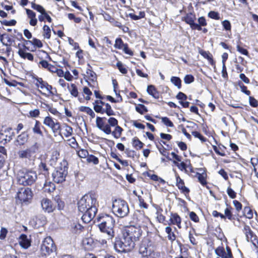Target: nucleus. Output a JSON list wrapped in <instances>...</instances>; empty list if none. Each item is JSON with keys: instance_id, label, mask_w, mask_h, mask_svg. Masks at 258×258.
<instances>
[{"instance_id": "obj_36", "label": "nucleus", "mask_w": 258, "mask_h": 258, "mask_svg": "<svg viewBox=\"0 0 258 258\" xmlns=\"http://www.w3.org/2000/svg\"><path fill=\"white\" fill-rule=\"evenodd\" d=\"M43 36L47 39H49L51 36V30L49 27L46 25H44L43 27Z\"/></svg>"}, {"instance_id": "obj_49", "label": "nucleus", "mask_w": 258, "mask_h": 258, "mask_svg": "<svg viewBox=\"0 0 258 258\" xmlns=\"http://www.w3.org/2000/svg\"><path fill=\"white\" fill-rule=\"evenodd\" d=\"M78 155L81 158H87L89 153L87 150L81 149L77 152Z\"/></svg>"}, {"instance_id": "obj_20", "label": "nucleus", "mask_w": 258, "mask_h": 258, "mask_svg": "<svg viewBox=\"0 0 258 258\" xmlns=\"http://www.w3.org/2000/svg\"><path fill=\"white\" fill-rule=\"evenodd\" d=\"M170 221L173 225H176L179 228H181V219L177 213H171Z\"/></svg>"}, {"instance_id": "obj_39", "label": "nucleus", "mask_w": 258, "mask_h": 258, "mask_svg": "<svg viewBox=\"0 0 258 258\" xmlns=\"http://www.w3.org/2000/svg\"><path fill=\"white\" fill-rule=\"evenodd\" d=\"M162 211L161 209H159L156 212V219L159 223H163L165 220V217L162 214Z\"/></svg>"}, {"instance_id": "obj_59", "label": "nucleus", "mask_w": 258, "mask_h": 258, "mask_svg": "<svg viewBox=\"0 0 258 258\" xmlns=\"http://www.w3.org/2000/svg\"><path fill=\"white\" fill-rule=\"evenodd\" d=\"M227 193L231 199H234L236 197V193L230 187H228Z\"/></svg>"}, {"instance_id": "obj_46", "label": "nucleus", "mask_w": 258, "mask_h": 258, "mask_svg": "<svg viewBox=\"0 0 258 258\" xmlns=\"http://www.w3.org/2000/svg\"><path fill=\"white\" fill-rule=\"evenodd\" d=\"M87 161L89 163L92 162L95 165L98 164L99 163V160L98 158L92 155H88L87 158Z\"/></svg>"}, {"instance_id": "obj_64", "label": "nucleus", "mask_w": 258, "mask_h": 258, "mask_svg": "<svg viewBox=\"0 0 258 258\" xmlns=\"http://www.w3.org/2000/svg\"><path fill=\"white\" fill-rule=\"evenodd\" d=\"M83 92L84 94L87 95L86 97V100H89L90 99V96L92 95V92L87 87H85L83 88Z\"/></svg>"}, {"instance_id": "obj_7", "label": "nucleus", "mask_w": 258, "mask_h": 258, "mask_svg": "<svg viewBox=\"0 0 258 258\" xmlns=\"http://www.w3.org/2000/svg\"><path fill=\"white\" fill-rule=\"evenodd\" d=\"M55 250L56 247L52 239L50 237H46L41 245V254L45 256L48 255Z\"/></svg>"}, {"instance_id": "obj_45", "label": "nucleus", "mask_w": 258, "mask_h": 258, "mask_svg": "<svg viewBox=\"0 0 258 258\" xmlns=\"http://www.w3.org/2000/svg\"><path fill=\"white\" fill-rule=\"evenodd\" d=\"M87 76L88 77V78L92 81H95L96 79H97V77H96V75L95 74V73L91 70H88L87 71Z\"/></svg>"}, {"instance_id": "obj_52", "label": "nucleus", "mask_w": 258, "mask_h": 258, "mask_svg": "<svg viewBox=\"0 0 258 258\" xmlns=\"http://www.w3.org/2000/svg\"><path fill=\"white\" fill-rule=\"evenodd\" d=\"M192 135L195 138H199L202 142H205L206 141V138L203 136L199 132L197 131L192 132Z\"/></svg>"}, {"instance_id": "obj_37", "label": "nucleus", "mask_w": 258, "mask_h": 258, "mask_svg": "<svg viewBox=\"0 0 258 258\" xmlns=\"http://www.w3.org/2000/svg\"><path fill=\"white\" fill-rule=\"evenodd\" d=\"M232 210V208L231 207H229L226 208L224 210V214L225 216H226V218H227L230 220L235 219L231 211Z\"/></svg>"}, {"instance_id": "obj_57", "label": "nucleus", "mask_w": 258, "mask_h": 258, "mask_svg": "<svg viewBox=\"0 0 258 258\" xmlns=\"http://www.w3.org/2000/svg\"><path fill=\"white\" fill-rule=\"evenodd\" d=\"M55 201L57 204L58 209L59 210L62 209L64 207V203L57 196L55 198Z\"/></svg>"}, {"instance_id": "obj_11", "label": "nucleus", "mask_w": 258, "mask_h": 258, "mask_svg": "<svg viewBox=\"0 0 258 258\" xmlns=\"http://www.w3.org/2000/svg\"><path fill=\"white\" fill-rule=\"evenodd\" d=\"M217 258H233L230 248L227 246L226 250L222 246H218L215 250Z\"/></svg>"}, {"instance_id": "obj_15", "label": "nucleus", "mask_w": 258, "mask_h": 258, "mask_svg": "<svg viewBox=\"0 0 258 258\" xmlns=\"http://www.w3.org/2000/svg\"><path fill=\"white\" fill-rule=\"evenodd\" d=\"M41 207L42 209L46 212L51 213L53 211L55 207L52 202L48 199H43L41 201Z\"/></svg>"}, {"instance_id": "obj_33", "label": "nucleus", "mask_w": 258, "mask_h": 258, "mask_svg": "<svg viewBox=\"0 0 258 258\" xmlns=\"http://www.w3.org/2000/svg\"><path fill=\"white\" fill-rule=\"evenodd\" d=\"M122 131V128L120 126L117 125L115 126L114 130L111 132V134H112L115 138L118 139L120 137Z\"/></svg>"}, {"instance_id": "obj_31", "label": "nucleus", "mask_w": 258, "mask_h": 258, "mask_svg": "<svg viewBox=\"0 0 258 258\" xmlns=\"http://www.w3.org/2000/svg\"><path fill=\"white\" fill-rule=\"evenodd\" d=\"M133 146L137 150H140L143 147L144 144L137 137H134L132 142Z\"/></svg>"}, {"instance_id": "obj_26", "label": "nucleus", "mask_w": 258, "mask_h": 258, "mask_svg": "<svg viewBox=\"0 0 258 258\" xmlns=\"http://www.w3.org/2000/svg\"><path fill=\"white\" fill-rule=\"evenodd\" d=\"M103 105V113H105L108 116L115 115V112L109 104L104 102Z\"/></svg>"}, {"instance_id": "obj_30", "label": "nucleus", "mask_w": 258, "mask_h": 258, "mask_svg": "<svg viewBox=\"0 0 258 258\" xmlns=\"http://www.w3.org/2000/svg\"><path fill=\"white\" fill-rule=\"evenodd\" d=\"M68 88L71 94L75 97L78 96V91L77 86L72 84L70 86L68 84Z\"/></svg>"}, {"instance_id": "obj_16", "label": "nucleus", "mask_w": 258, "mask_h": 258, "mask_svg": "<svg viewBox=\"0 0 258 258\" xmlns=\"http://www.w3.org/2000/svg\"><path fill=\"white\" fill-rule=\"evenodd\" d=\"M36 83H35V85L38 88H40L43 89L45 88L49 93L53 94L51 90L52 89V87L51 85H48V84L43 81L42 79L41 78H37L36 79Z\"/></svg>"}, {"instance_id": "obj_54", "label": "nucleus", "mask_w": 258, "mask_h": 258, "mask_svg": "<svg viewBox=\"0 0 258 258\" xmlns=\"http://www.w3.org/2000/svg\"><path fill=\"white\" fill-rule=\"evenodd\" d=\"M28 149L29 150H30V152L33 155L38 151L39 149V145L37 143H35L30 147V148Z\"/></svg>"}, {"instance_id": "obj_14", "label": "nucleus", "mask_w": 258, "mask_h": 258, "mask_svg": "<svg viewBox=\"0 0 258 258\" xmlns=\"http://www.w3.org/2000/svg\"><path fill=\"white\" fill-rule=\"evenodd\" d=\"M122 238L116 237L114 242V248L118 252H128L127 248L124 244Z\"/></svg>"}, {"instance_id": "obj_19", "label": "nucleus", "mask_w": 258, "mask_h": 258, "mask_svg": "<svg viewBox=\"0 0 258 258\" xmlns=\"http://www.w3.org/2000/svg\"><path fill=\"white\" fill-rule=\"evenodd\" d=\"M28 138L29 136L28 134L25 132L22 133L17 137L15 141L16 145L17 146H23L25 145V144L27 142Z\"/></svg>"}, {"instance_id": "obj_29", "label": "nucleus", "mask_w": 258, "mask_h": 258, "mask_svg": "<svg viewBox=\"0 0 258 258\" xmlns=\"http://www.w3.org/2000/svg\"><path fill=\"white\" fill-rule=\"evenodd\" d=\"M165 232L167 234L168 240L171 241H173L176 239V235L172 231V229L170 226H168L165 228Z\"/></svg>"}, {"instance_id": "obj_62", "label": "nucleus", "mask_w": 258, "mask_h": 258, "mask_svg": "<svg viewBox=\"0 0 258 258\" xmlns=\"http://www.w3.org/2000/svg\"><path fill=\"white\" fill-rule=\"evenodd\" d=\"M174 164L176 165L178 168L181 170H186V165L184 162H181L179 163L178 162L173 161Z\"/></svg>"}, {"instance_id": "obj_42", "label": "nucleus", "mask_w": 258, "mask_h": 258, "mask_svg": "<svg viewBox=\"0 0 258 258\" xmlns=\"http://www.w3.org/2000/svg\"><path fill=\"white\" fill-rule=\"evenodd\" d=\"M54 122L55 121L50 116L46 117L43 120V123L50 128L52 127Z\"/></svg>"}, {"instance_id": "obj_50", "label": "nucleus", "mask_w": 258, "mask_h": 258, "mask_svg": "<svg viewBox=\"0 0 258 258\" xmlns=\"http://www.w3.org/2000/svg\"><path fill=\"white\" fill-rule=\"evenodd\" d=\"M125 44L123 43L122 39L120 38H117L115 40L114 47L116 48L121 49Z\"/></svg>"}, {"instance_id": "obj_55", "label": "nucleus", "mask_w": 258, "mask_h": 258, "mask_svg": "<svg viewBox=\"0 0 258 258\" xmlns=\"http://www.w3.org/2000/svg\"><path fill=\"white\" fill-rule=\"evenodd\" d=\"M195 78L191 75H187L184 78V82L185 84H190L194 81Z\"/></svg>"}, {"instance_id": "obj_58", "label": "nucleus", "mask_w": 258, "mask_h": 258, "mask_svg": "<svg viewBox=\"0 0 258 258\" xmlns=\"http://www.w3.org/2000/svg\"><path fill=\"white\" fill-rule=\"evenodd\" d=\"M249 102L250 106L253 107H256L258 106V101L253 97H249Z\"/></svg>"}, {"instance_id": "obj_43", "label": "nucleus", "mask_w": 258, "mask_h": 258, "mask_svg": "<svg viewBox=\"0 0 258 258\" xmlns=\"http://www.w3.org/2000/svg\"><path fill=\"white\" fill-rule=\"evenodd\" d=\"M26 43L29 42L32 44L38 47V48H41L43 46L42 43L41 41L36 38H33L32 41H26Z\"/></svg>"}, {"instance_id": "obj_3", "label": "nucleus", "mask_w": 258, "mask_h": 258, "mask_svg": "<svg viewBox=\"0 0 258 258\" xmlns=\"http://www.w3.org/2000/svg\"><path fill=\"white\" fill-rule=\"evenodd\" d=\"M141 235V230L135 226H130L125 229L122 233V239L128 251L132 250Z\"/></svg>"}, {"instance_id": "obj_12", "label": "nucleus", "mask_w": 258, "mask_h": 258, "mask_svg": "<svg viewBox=\"0 0 258 258\" xmlns=\"http://www.w3.org/2000/svg\"><path fill=\"white\" fill-rule=\"evenodd\" d=\"M135 216L137 219V224L140 227H146L150 222L149 218L145 215L144 211H137Z\"/></svg>"}, {"instance_id": "obj_38", "label": "nucleus", "mask_w": 258, "mask_h": 258, "mask_svg": "<svg viewBox=\"0 0 258 258\" xmlns=\"http://www.w3.org/2000/svg\"><path fill=\"white\" fill-rule=\"evenodd\" d=\"M170 81L172 84L176 86L178 89H179L181 88V81L179 78L177 77H172L170 79Z\"/></svg>"}, {"instance_id": "obj_10", "label": "nucleus", "mask_w": 258, "mask_h": 258, "mask_svg": "<svg viewBox=\"0 0 258 258\" xmlns=\"http://www.w3.org/2000/svg\"><path fill=\"white\" fill-rule=\"evenodd\" d=\"M32 197V192L29 188H22L17 192V198L21 202H26Z\"/></svg>"}, {"instance_id": "obj_28", "label": "nucleus", "mask_w": 258, "mask_h": 258, "mask_svg": "<svg viewBox=\"0 0 258 258\" xmlns=\"http://www.w3.org/2000/svg\"><path fill=\"white\" fill-rule=\"evenodd\" d=\"M41 127H43L41 123L38 120H35V125L34 127L32 128L33 133L34 134H38L39 136H42L43 135V134L41 130Z\"/></svg>"}, {"instance_id": "obj_21", "label": "nucleus", "mask_w": 258, "mask_h": 258, "mask_svg": "<svg viewBox=\"0 0 258 258\" xmlns=\"http://www.w3.org/2000/svg\"><path fill=\"white\" fill-rule=\"evenodd\" d=\"M1 41L3 45L10 46L14 40L8 34H3L1 35Z\"/></svg>"}, {"instance_id": "obj_1", "label": "nucleus", "mask_w": 258, "mask_h": 258, "mask_svg": "<svg viewBox=\"0 0 258 258\" xmlns=\"http://www.w3.org/2000/svg\"><path fill=\"white\" fill-rule=\"evenodd\" d=\"M97 195L90 192L84 195L78 202V210L83 213L82 219L85 223H89L95 216L97 212Z\"/></svg>"}, {"instance_id": "obj_17", "label": "nucleus", "mask_w": 258, "mask_h": 258, "mask_svg": "<svg viewBox=\"0 0 258 258\" xmlns=\"http://www.w3.org/2000/svg\"><path fill=\"white\" fill-rule=\"evenodd\" d=\"M24 47V50L21 48L19 49L18 52V54L23 59H27L29 60L33 61L34 59L33 55L31 53L27 52L25 51V50H29V48L25 45Z\"/></svg>"}, {"instance_id": "obj_51", "label": "nucleus", "mask_w": 258, "mask_h": 258, "mask_svg": "<svg viewBox=\"0 0 258 258\" xmlns=\"http://www.w3.org/2000/svg\"><path fill=\"white\" fill-rule=\"evenodd\" d=\"M150 248L146 247L145 246H141L139 249V252L141 254H142L143 257H145V255H147L148 251Z\"/></svg>"}, {"instance_id": "obj_9", "label": "nucleus", "mask_w": 258, "mask_h": 258, "mask_svg": "<svg viewBox=\"0 0 258 258\" xmlns=\"http://www.w3.org/2000/svg\"><path fill=\"white\" fill-rule=\"evenodd\" d=\"M182 20L187 24H189L192 30H198L199 31L202 30V28L200 27V25L195 22L196 20V17L194 14L192 13L186 14V16L184 17Z\"/></svg>"}, {"instance_id": "obj_32", "label": "nucleus", "mask_w": 258, "mask_h": 258, "mask_svg": "<svg viewBox=\"0 0 258 258\" xmlns=\"http://www.w3.org/2000/svg\"><path fill=\"white\" fill-rule=\"evenodd\" d=\"M55 188L54 183L49 182L48 183H45L43 186L44 190L46 192L51 193L53 192Z\"/></svg>"}, {"instance_id": "obj_22", "label": "nucleus", "mask_w": 258, "mask_h": 258, "mask_svg": "<svg viewBox=\"0 0 258 258\" xmlns=\"http://www.w3.org/2000/svg\"><path fill=\"white\" fill-rule=\"evenodd\" d=\"M61 137L62 135L66 138L71 137L73 134V128L67 124H63L61 127Z\"/></svg>"}, {"instance_id": "obj_5", "label": "nucleus", "mask_w": 258, "mask_h": 258, "mask_svg": "<svg viewBox=\"0 0 258 258\" xmlns=\"http://www.w3.org/2000/svg\"><path fill=\"white\" fill-rule=\"evenodd\" d=\"M112 211L118 217H125L130 213L128 204L126 201L121 199L115 200L113 202Z\"/></svg>"}, {"instance_id": "obj_63", "label": "nucleus", "mask_w": 258, "mask_h": 258, "mask_svg": "<svg viewBox=\"0 0 258 258\" xmlns=\"http://www.w3.org/2000/svg\"><path fill=\"white\" fill-rule=\"evenodd\" d=\"M39 64L42 66V68L45 69H47L49 70H50V68L52 66L48 63V62L45 60H41L39 62Z\"/></svg>"}, {"instance_id": "obj_4", "label": "nucleus", "mask_w": 258, "mask_h": 258, "mask_svg": "<svg viewBox=\"0 0 258 258\" xmlns=\"http://www.w3.org/2000/svg\"><path fill=\"white\" fill-rule=\"evenodd\" d=\"M37 178V175L36 172L31 170L23 169L18 171L17 174L18 183L24 186L32 185Z\"/></svg>"}, {"instance_id": "obj_8", "label": "nucleus", "mask_w": 258, "mask_h": 258, "mask_svg": "<svg viewBox=\"0 0 258 258\" xmlns=\"http://www.w3.org/2000/svg\"><path fill=\"white\" fill-rule=\"evenodd\" d=\"M15 136V133L10 127H8L0 131V143L5 144L10 142Z\"/></svg>"}, {"instance_id": "obj_48", "label": "nucleus", "mask_w": 258, "mask_h": 258, "mask_svg": "<svg viewBox=\"0 0 258 258\" xmlns=\"http://www.w3.org/2000/svg\"><path fill=\"white\" fill-rule=\"evenodd\" d=\"M162 122L167 126L172 127L174 124L167 117H162L161 118Z\"/></svg>"}, {"instance_id": "obj_61", "label": "nucleus", "mask_w": 258, "mask_h": 258, "mask_svg": "<svg viewBox=\"0 0 258 258\" xmlns=\"http://www.w3.org/2000/svg\"><path fill=\"white\" fill-rule=\"evenodd\" d=\"M108 122L110 126H116L118 125V121L114 117H110L108 119Z\"/></svg>"}, {"instance_id": "obj_44", "label": "nucleus", "mask_w": 258, "mask_h": 258, "mask_svg": "<svg viewBox=\"0 0 258 258\" xmlns=\"http://www.w3.org/2000/svg\"><path fill=\"white\" fill-rule=\"evenodd\" d=\"M244 213L245 217L248 219H251L253 217L252 211L247 207H245L244 208Z\"/></svg>"}, {"instance_id": "obj_40", "label": "nucleus", "mask_w": 258, "mask_h": 258, "mask_svg": "<svg viewBox=\"0 0 258 258\" xmlns=\"http://www.w3.org/2000/svg\"><path fill=\"white\" fill-rule=\"evenodd\" d=\"M83 227L78 223H73L72 225V231L76 233H79L82 229Z\"/></svg>"}, {"instance_id": "obj_23", "label": "nucleus", "mask_w": 258, "mask_h": 258, "mask_svg": "<svg viewBox=\"0 0 258 258\" xmlns=\"http://www.w3.org/2000/svg\"><path fill=\"white\" fill-rule=\"evenodd\" d=\"M18 157L20 159H28L31 160L32 158V154L28 149L20 150L18 152Z\"/></svg>"}, {"instance_id": "obj_47", "label": "nucleus", "mask_w": 258, "mask_h": 258, "mask_svg": "<svg viewBox=\"0 0 258 258\" xmlns=\"http://www.w3.org/2000/svg\"><path fill=\"white\" fill-rule=\"evenodd\" d=\"M31 7L34 10H36L37 12L40 13L41 14L45 10L44 8L41 5L36 4L34 3H31Z\"/></svg>"}, {"instance_id": "obj_24", "label": "nucleus", "mask_w": 258, "mask_h": 258, "mask_svg": "<svg viewBox=\"0 0 258 258\" xmlns=\"http://www.w3.org/2000/svg\"><path fill=\"white\" fill-rule=\"evenodd\" d=\"M19 243L20 245L24 248H27L30 245V242L28 239L27 236L25 234L21 235Z\"/></svg>"}, {"instance_id": "obj_41", "label": "nucleus", "mask_w": 258, "mask_h": 258, "mask_svg": "<svg viewBox=\"0 0 258 258\" xmlns=\"http://www.w3.org/2000/svg\"><path fill=\"white\" fill-rule=\"evenodd\" d=\"M136 110L137 112L142 114L148 111L147 107L145 105L141 104H139L136 106Z\"/></svg>"}, {"instance_id": "obj_27", "label": "nucleus", "mask_w": 258, "mask_h": 258, "mask_svg": "<svg viewBox=\"0 0 258 258\" xmlns=\"http://www.w3.org/2000/svg\"><path fill=\"white\" fill-rule=\"evenodd\" d=\"M94 242L92 238H87L83 240V244L85 248L89 250L93 248Z\"/></svg>"}, {"instance_id": "obj_60", "label": "nucleus", "mask_w": 258, "mask_h": 258, "mask_svg": "<svg viewBox=\"0 0 258 258\" xmlns=\"http://www.w3.org/2000/svg\"><path fill=\"white\" fill-rule=\"evenodd\" d=\"M208 16L215 20H219L220 19L219 13L214 11L210 12L208 14Z\"/></svg>"}, {"instance_id": "obj_56", "label": "nucleus", "mask_w": 258, "mask_h": 258, "mask_svg": "<svg viewBox=\"0 0 258 258\" xmlns=\"http://www.w3.org/2000/svg\"><path fill=\"white\" fill-rule=\"evenodd\" d=\"M39 168L41 172H44L43 174L46 175L48 172V168L45 163L41 162L39 165Z\"/></svg>"}, {"instance_id": "obj_18", "label": "nucleus", "mask_w": 258, "mask_h": 258, "mask_svg": "<svg viewBox=\"0 0 258 258\" xmlns=\"http://www.w3.org/2000/svg\"><path fill=\"white\" fill-rule=\"evenodd\" d=\"M176 185L179 189H180L182 192L185 195L188 194L189 189L184 186V183L182 179H181L179 176L177 174L176 175Z\"/></svg>"}, {"instance_id": "obj_34", "label": "nucleus", "mask_w": 258, "mask_h": 258, "mask_svg": "<svg viewBox=\"0 0 258 258\" xmlns=\"http://www.w3.org/2000/svg\"><path fill=\"white\" fill-rule=\"evenodd\" d=\"M243 232L245 234L247 240L248 241L252 236V232L249 226L245 225L243 227Z\"/></svg>"}, {"instance_id": "obj_35", "label": "nucleus", "mask_w": 258, "mask_h": 258, "mask_svg": "<svg viewBox=\"0 0 258 258\" xmlns=\"http://www.w3.org/2000/svg\"><path fill=\"white\" fill-rule=\"evenodd\" d=\"M61 127L60 123L57 120H55L51 128L54 133H58L59 135H61Z\"/></svg>"}, {"instance_id": "obj_13", "label": "nucleus", "mask_w": 258, "mask_h": 258, "mask_svg": "<svg viewBox=\"0 0 258 258\" xmlns=\"http://www.w3.org/2000/svg\"><path fill=\"white\" fill-rule=\"evenodd\" d=\"M96 122V125L98 128L107 135L111 134V126L109 124H106L103 121V118L97 117Z\"/></svg>"}, {"instance_id": "obj_6", "label": "nucleus", "mask_w": 258, "mask_h": 258, "mask_svg": "<svg viewBox=\"0 0 258 258\" xmlns=\"http://www.w3.org/2000/svg\"><path fill=\"white\" fill-rule=\"evenodd\" d=\"M68 174V167L66 166V162L63 161V164L57 167L52 173V176L53 181L57 183H61L65 181L66 177Z\"/></svg>"}, {"instance_id": "obj_2", "label": "nucleus", "mask_w": 258, "mask_h": 258, "mask_svg": "<svg viewBox=\"0 0 258 258\" xmlns=\"http://www.w3.org/2000/svg\"><path fill=\"white\" fill-rule=\"evenodd\" d=\"M97 219L99 223L98 226L101 232L106 234L108 239H112L114 236L115 220L113 217L108 214H102Z\"/></svg>"}, {"instance_id": "obj_25", "label": "nucleus", "mask_w": 258, "mask_h": 258, "mask_svg": "<svg viewBox=\"0 0 258 258\" xmlns=\"http://www.w3.org/2000/svg\"><path fill=\"white\" fill-rule=\"evenodd\" d=\"M148 93L153 96L155 99L159 98V93L157 91L156 88L153 85H149L147 87Z\"/></svg>"}, {"instance_id": "obj_53", "label": "nucleus", "mask_w": 258, "mask_h": 258, "mask_svg": "<svg viewBox=\"0 0 258 258\" xmlns=\"http://www.w3.org/2000/svg\"><path fill=\"white\" fill-rule=\"evenodd\" d=\"M116 66H117V68L118 69V70H119V71L122 74H125L127 73V69L123 66V65L122 64V63L121 62H120V61L117 62L116 63Z\"/></svg>"}]
</instances>
